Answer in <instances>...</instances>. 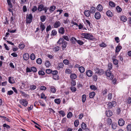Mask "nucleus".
<instances>
[{
	"label": "nucleus",
	"mask_w": 131,
	"mask_h": 131,
	"mask_svg": "<svg viewBox=\"0 0 131 131\" xmlns=\"http://www.w3.org/2000/svg\"><path fill=\"white\" fill-rule=\"evenodd\" d=\"M85 75L84 74H80L79 76L80 78L82 79H83L85 78Z\"/></svg>",
	"instance_id": "obj_61"
},
{
	"label": "nucleus",
	"mask_w": 131,
	"mask_h": 131,
	"mask_svg": "<svg viewBox=\"0 0 131 131\" xmlns=\"http://www.w3.org/2000/svg\"><path fill=\"white\" fill-rule=\"evenodd\" d=\"M82 102H83L84 103L85 102L86 99V96L84 94L83 95L82 97Z\"/></svg>",
	"instance_id": "obj_41"
},
{
	"label": "nucleus",
	"mask_w": 131,
	"mask_h": 131,
	"mask_svg": "<svg viewBox=\"0 0 131 131\" xmlns=\"http://www.w3.org/2000/svg\"><path fill=\"white\" fill-rule=\"evenodd\" d=\"M106 14L107 16L109 17H111L112 16V12L109 10H108L106 12Z\"/></svg>",
	"instance_id": "obj_26"
},
{
	"label": "nucleus",
	"mask_w": 131,
	"mask_h": 131,
	"mask_svg": "<svg viewBox=\"0 0 131 131\" xmlns=\"http://www.w3.org/2000/svg\"><path fill=\"white\" fill-rule=\"evenodd\" d=\"M35 58V54L32 53L30 56V58L32 60H34Z\"/></svg>",
	"instance_id": "obj_49"
},
{
	"label": "nucleus",
	"mask_w": 131,
	"mask_h": 131,
	"mask_svg": "<svg viewBox=\"0 0 131 131\" xmlns=\"http://www.w3.org/2000/svg\"><path fill=\"white\" fill-rule=\"evenodd\" d=\"M41 98L45 100L47 98V97L45 96L44 93H42L41 94Z\"/></svg>",
	"instance_id": "obj_55"
},
{
	"label": "nucleus",
	"mask_w": 131,
	"mask_h": 131,
	"mask_svg": "<svg viewBox=\"0 0 131 131\" xmlns=\"http://www.w3.org/2000/svg\"><path fill=\"white\" fill-rule=\"evenodd\" d=\"M76 42H77V43L79 44L80 45H82L84 43V42L80 40H77Z\"/></svg>",
	"instance_id": "obj_50"
},
{
	"label": "nucleus",
	"mask_w": 131,
	"mask_h": 131,
	"mask_svg": "<svg viewBox=\"0 0 131 131\" xmlns=\"http://www.w3.org/2000/svg\"><path fill=\"white\" fill-rule=\"evenodd\" d=\"M57 34V32L55 30H53L52 31L51 35L55 36Z\"/></svg>",
	"instance_id": "obj_51"
},
{
	"label": "nucleus",
	"mask_w": 131,
	"mask_h": 131,
	"mask_svg": "<svg viewBox=\"0 0 131 131\" xmlns=\"http://www.w3.org/2000/svg\"><path fill=\"white\" fill-rule=\"evenodd\" d=\"M67 41H64L62 44L61 45L62 49L63 50H64L67 47Z\"/></svg>",
	"instance_id": "obj_14"
},
{
	"label": "nucleus",
	"mask_w": 131,
	"mask_h": 131,
	"mask_svg": "<svg viewBox=\"0 0 131 131\" xmlns=\"http://www.w3.org/2000/svg\"><path fill=\"white\" fill-rule=\"evenodd\" d=\"M108 90L107 89H105L102 92V93L103 95H105L107 93Z\"/></svg>",
	"instance_id": "obj_64"
},
{
	"label": "nucleus",
	"mask_w": 131,
	"mask_h": 131,
	"mask_svg": "<svg viewBox=\"0 0 131 131\" xmlns=\"http://www.w3.org/2000/svg\"><path fill=\"white\" fill-rule=\"evenodd\" d=\"M50 90L51 92L53 93H55L56 91V88L54 86H51L50 87Z\"/></svg>",
	"instance_id": "obj_34"
},
{
	"label": "nucleus",
	"mask_w": 131,
	"mask_h": 131,
	"mask_svg": "<svg viewBox=\"0 0 131 131\" xmlns=\"http://www.w3.org/2000/svg\"><path fill=\"white\" fill-rule=\"evenodd\" d=\"M7 2L9 7L10 8H12V5L10 1V0H7Z\"/></svg>",
	"instance_id": "obj_57"
},
{
	"label": "nucleus",
	"mask_w": 131,
	"mask_h": 131,
	"mask_svg": "<svg viewBox=\"0 0 131 131\" xmlns=\"http://www.w3.org/2000/svg\"><path fill=\"white\" fill-rule=\"evenodd\" d=\"M121 20L124 22H125L127 21V17L125 16H122L121 17Z\"/></svg>",
	"instance_id": "obj_24"
},
{
	"label": "nucleus",
	"mask_w": 131,
	"mask_h": 131,
	"mask_svg": "<svg viewBox=\"0 0 131 131\" xmlns=\"http://www.w3.org/2000/svg\"><path fill=\"white\" fill-rule=\"evenodd\" d=\"M70 77L71 79L73 80V79H75L77 78V76L75 74L72 73L70 75Z\"/></svg>",
	"instance_id": "obj_30"
},
{
	"label": "nucleus",
	"mask_w": 131,
	"mask_h": 131,
	"mask_svg": "<svg viewBox=\"0 0 131 131\" xmlns=\"http://www.w3.org/2000/svg\"><path fill=\"white\" fill-rule=\"evenodd\" d=\"M107 121L108 125L110 126L111 125L112 123V121L111 118H108L107 120Z\"/></svg>",
	"instance_id": "obj_36"
},
{
	"label": "nucleus",
	"mask_w": 131,
	"mask_h": 131,
	"mask_svg": "<svg viewBox=\"0 0 131 131\" xmlns=\"http://www.w3.org/2000/svg\"><path fill=\"white\" fill-rule=\"evenodd\" d=\"M126 128L127 131H131V124H130L128 125L126 127Z\"/></svg>",
	"instance_id": "obj_48"
},
{
	"label": "nucleus",
	"mask_w": 131,
	"mask_h": 131,
	"mask_svg": "<svg viewBox=\"0 0 131 131\" xmlns=\"http://www.w3.org/2000/svg\"><path fill=\"white\" fill-rule=\"evenodd\" d=\"M66 40L67 41H69V39L68 38V37L67 36H62V38Z\"/></svg>",
	"instance_id": "obj_56"
},
{
	"label": "nucleus",
	"mask_w": 131,
	"mask_h": 131,
	"mask_svg": "<svg viewBox=\"0 0 131 131\" xmlns=\"http://www.w3.org/2000/svg\"><path fill=\"white\" fill-rule=\"evenodd\" d=\"M31 72L32 71L33 72H35L37 71L36 68L35 67H31Z\"/></svg>",
	"instance_id": "obj_43"
},
{
	"label": "nucleus",
	"mask_w": 131,
	"mask_h": 131,
	"mask_svg": "<svg viewBox=\"0 0 131 131\" xmlns=\"http://www.w3.org/2000/svg\"><path fill=\"white\" fill-rule=\"evenodd\" d=\"M38 74L39 75H44L45 74V73L43 71H39L38 72Z\"/></svg>",
	"instance_id": "obj_63"
},
{
	"label": "nucleus",
	"mask_w": 131,
	"mask_h": 131,
	"mask_svg": "<svg viewBox=\"0 0 131 131\" xmlns=\"http://www.w3.org/2000/svg\"><path fill=\"white\" fill-rule=\"evenodd\" d=\"M8 82L10 84H13L15 83V80L12 78L11 77H9L8 78Z\"/></svg>",
	"instance_id": "obj_23"
},
{
	"label": "nucleus",
	"mask_w": 131,
	"mask_h": 131,
	"mask_svg": "<svg viewBox=\"0 0 131 131\" xmlns=\"http://www.w3.org/2000/svg\"><path fill=\"white\" fill-rule=\"evenodd\" d=\"M64 41H66L64 40L63 38H61L57 41V43L61 45L63 44L64 42Z\"/></svg>",
	"instance_id": "obj_9"
},
{
	"label": "nucleus",
	"mask_w": 131,
	"mask_h": 131,
	"mask_svg": "<svg viewBox=\"0 0 131 131\" xmlns=\"http://www.w3.org/2000/svg\"><path fill=\"white\" fill-rule=\"evenodd\" d=\"M56 8L55 6H53L50 7L49 9V11L50 12H53Z\"/></svg>",
	"instance_id": "obj_46"
},
{
	"label": "nucleus",
	"mask_w": 131,
	"mask_h": 131,
	"mask_svg": "<svg viewBox=\"0 0 131 131\" xmlns=\"http://www.w3.org/2000/svg\"><path fill=\"white\" fill-rule=\"evenodd\" d=\"M99 46L101 47H104L106 46V45L105 43L102 42L101 44H99Z\"/></svg>",
	"instance_id": "obj_58"
},
{
	"label": "nucleus",
	"mask_w": 131,
	"mask_h": 131,
	"mask_svg": "<svg viewBox=\"0 0 131 131\" xmlns=\"http://www.w3.org/2000/svg\"><path fill=\"white\" fill-rule=\"evenodd\" d=\"M79 70L81 73H83L85 71V68L81 66L79 68Z\"/></svg>",
	"instance_id": "obj_17"
},
{
	"label": "nucleus",
	"mask_w": 131,
	"mask_h": 131,
	"mask_svg": "<svg viewBox=\"0 0 131 131\" xmlns=\"http://www.w3.org/2000/svg\"><path fill=\"white\" fill-rule=\"evenodd\" d=\"M122 48V47L121 46H118L116 48L115 50L116 52H118Z\"/></svg>",
	"instance_id": "obj_31"
},
{
	"label": "nucleus",
	"mask_w": 131,
	"mask_h": 131,
	"mask_svg": "<svg viewBox=\"0 0 131 131\" xmlns=\"http://www.w3.org/2000/svg\"><path fill=\"white\" fill-rule=\"evenodd\" d=\"M51 29V27L50 25H49L47 26L46 29L47 32H48L49 30H50Z\"/></svg>",
	"instance_id": "obj_59"
},
{
	"label": "nucleus",
	"mask_w": 131,
	"mask_h": 131,
	"mask_svg": "<svg viewBox=\"0 0 131 131\" xmlns=\"http://www.w3.org/2000/svg\"><path fill=\"white\" fill-rule=\"evenodd\" d=\"M60 49V47L57 46H54L53 48V50L55 52L58 51Z\"/></svg>",
	"instance_id": "obj_16"
},
{
	"label": "nucleus",
	"mask_w": 131,
	"mask_h": 131,
	"mask_svg": "<svg viewBox=\"0 0 131 131\" xmlns=\"http://www.w3.org/2000/svg\"><path fill=\"white\" fill-rule=\"evenodd\" d=\"M19 102L21 104L25 107L28 104L27 101L25 99L20 100L19 101Z\"/></svg>",
	"instance_id": "obj_6"
},
{
	"label": "nucleus",
	"mask_w": 131,
	"mask_h": 131,
	"mask_svg": "<svg viewBox=\"0 0 131 131\" xmlns=\"http://www.w3.org/2000/svg\"><path fill=\"white\" fill-rule=\"evenodd\" d=\"M95 8L94 7H93L91 8L90 11L91 12V13H94L95 12Z\"/></svg>",
	"instance_id": "obj_39"
},
{
	"label": "nucleus",
	"mask_w": 131,
	"mask_h": 131,
	"mask_svg": "<svg viewBox=\"0 0 131 131\" xmlns=\"http://www.w3.org/2000/svg\"><path fill=\"white\" fill-rule=\"evenodd\" d=\"M44 7V5L42 4L40 5L38 8V10L39 11L41 12L43 10Z\"/></svg>",
	"instance_id": "obj_21"
},
{
	"label": "nucleus",
	"mask_w": 131,
	"mask_h": 131,
	"mask_svg": "<svg viewBox=\"0 0 131 131\" xmlns=\"http://www.w3.org/2000/svg\"><path fill=\"white\" fill-rule=\"evenodd\" d=\"M95 18L97 19H100L101 17V15L99 12H96L94 15Z\"/></svg>",
	"instance_id": "obj_12"
},
{
	"label": "nucleus",
	"mask_w": 131,
	"mask_h": 131,
	"mask_svg": "<svg viewBox=\"0 0 131 131\" xmlns=\"http://www.w3.org/2000/svg\"><path fill=\"white\" fill-rule=\"evenodd\" d=\"M73 116V114L71 112H69L67 116L68 118H70L72 117Z\"/></svg>",
	"instance_id": "obj_44"
},
{
	"label": "nucleus",
	"mask_w": 131,
	"mask_h": 131,
	"mask_svg": "<svg viewBox=\"0 0 131 131\" xmlns=\"http://www.w3.org/2000/svg\"><path fill=\"white\" fill-rule=\"evenodd\" d=\"M112 113L111 111H108L106 112V115L108 117H110L112 115Z\"/></svg>",
	"instance_id": "obj_20"
},
{
	"label": "nucleus",
	"mask_w": 131,
	"mask_h": 131,
	"mask_svg": "<svg viewBox=\"0 0 131 131\" xmlns=\"http://www.w3.org/2000/svg\"><path fill=\"white\" fill-rule=\"evenodd\" d=\"M109 5L110 6L112 7H114L115 6V3L112 1L109 2Z\"/></svg>",
	"instance_id": "obj_35"
},
{
	"label": "nucleus",
	"mask_w": 131,
	"mask_h": 131,
	"mask_svg": "<svg viewBox=\"0 0 131 131\" xmlns=\"http://www.w3.org/2000/svg\"><path fill=\"white\" fill-rule=\"evenodd\" d=\"M117 126V124L116 123H113L112 124V127L113 129H115L116 128Z\"/></svg>",
	"instance_id": "obj_29"
},
{
	"label": "nucleus",
	"mask_w": 131,
	"mask_h": 131,
	"mask_svg": "<svg viewBox=\"0 0 131 131\" xmlns=\"http://www.w3.org/2000/svg\"><path fill=\"white\" fill-rule=\"evenodd\" d=\"M90 88L91 90H96L97 89V88L94 85H92L90 86Z\"/></svg>",
	"instance_id": "obj_40"
},
{
	"label": "nucleus",
	"mask_w": 131,
	"mask_h": 131,
	"mask_svg": "<svg viewBox=\"0 0 131 131\" xmlns=\"http://www.w3.org/2000/svg\"><path fill=\"white\" fill-rule=\"evenodd\" d=\"M79 122L78 120H76L74 122V124L76 127H77L79 125Z\"/></svg>",
	"instance_id": "obj_45"
},
{
	"label": "nucleus",
	"mask_w": 131,
	"mask_h": 131,
	"mask_svg": "<svg viewBox=\"0 0 131 131\" xmlns=\"http://www.w3.org/2000/svg\"><path fill=\"white\" fill-rule=\"evenodd\" d=\"M116 9L118 12H121L122 9L119 6H118L116 7Z\"/></svg>",
	"instance_id": "obj_60"
},
{
	"label": "nucleus",
	"mask_w": 131,
	"mask_h": 131,
	"mask_svg": "<svg viewBox=\"0 0 131 131\" xmlns=\"http://www.w3.org/2000/svg\"><path fill=\"white\" fill-rule=\"evenodd\" d=\"M23 58L24 60H28L29 58V54L28 53H24L23 56Z\"/></svg>",
	"instance_id": "obj_11"
},
{
	"label": "nucleus",
	"mask_w": 131,
	"mask_h": 131,
	"mask_svg": "<svg viewBox=\"0 0 131 131\" xmlns=\"http://www.w3.org/2000/svg\"><path fill=\"white\" fill-rule=\"evenodd\" d=\"M45 65L47 67L49 68L51 64L49 61L46 60L45 63Z\"/></svg>",
	"instance_id": "obj_19"
},
{
	"label": "nucleus",
	"mask_w": 131,
	"mask_h": 131,
	"mask_svg": "<svg viewBox=\"0 0 131 131\" xmlns=\"http://www.w3.org/2000/svg\"><path fill=\"white\" fill-rule=\"evenodd\" d=\"M124 121L122 118L120 119L118 121V125L120 126H123L124 124Z\"/></svg>",
	"instance_id": "obj_10"
},
{
	"label": "nucleus",
	"mask_w": 131,
	"mask_h": 131,
	"mask_svg": "<svg viewBox=\"0 0 131 131\" xmlns=\"http://www.w3.org/2000/svg\"><path fill=\"white\" fill-rule=\"evenodd\" d=\"M32 16L31 14L27 15L26 17V23L27 24H30L32 21Z\"/></svg>",
	"instance_id": "obj_2"
},
{
	"label": "nucleus",
	"mask_w": 131,
	"mask_h": 131,
	"mask_svg": "<svg viewBox=\"0 0 131 131\" xmlns=\"http://www.w3.org/2000/svg\"><path fill=\"white\" fill-rule=\"evenodd\" d=\"M86 74L89 77H90L92 75V72L90 70L87 71L86 72Z\"/></svg>",
	"instance_id": "obj_15"
},
{
	"label": "nucleus",
	"mask_w": 131,
	"mask_h": 131,
	"mask_svg": "<svg viewBox=\"0 0 131 131\" xmlns=\"http://www.w3.org/2000/svg\"><path fill=\"white\" fill-rule=\"evenodd\" d=\"M63 62L65 65H68L69 64V61L67 59L64 60L63 61Z\"/></svg>",
	"instance_id": "obj_53"
},
{
	"label": "nucleus",
	"mask_w": 131,
	"mask_h": 131,
	"mask_svg": "<svg viewBox=\"0 0 131 131\" xmlns=\"http://www.w3.org/2000/svg\"><path fill=\"white\" fill-rule=\"evenodd\" d=\"M82 37L86 39L93 40L94 39L93 36L92 34L90 33H83L81 34Z\"/></svg>",
	"instance_id": "obj_1"
},
{
	"label": "nucleus",
	"mask_w": 131,
	"mask_h": 131,
	"mask_svg": "<svg viewBox=\"0 0 131 131\" xmlns=\"http://www.w3.org/2000/svg\"><path fill=\"white\" fill-rule=\"evenodd\" d=\"M95 93L93 92L90 93L89 94V97L91 98H93L95 96Z\"/></svg>",
	"instance_id": "obj_33"
},
{
	"label": "nucleus",
	"mask_w": 131,
	"mask_h": 131,
	"mask_svg": "<svg viewBox=\"0 0 131 131\" xmlns=\"http://www.w3.org/2000/svg\"><path fill=\"white\" fill-rule=\"evenodd\" d=\"M53 78L55 80H58L59 79V77L57 75H53Z\"/></svg>",
	"instance_id": "obj_62"
},
{
	"label": "nucleus",
	"mask_w": 131,
	"mask_h": 131,
	"mask_svg": "<svg viewBox=\"0 0 131 131\" xmlns=\"http://www.w3.org/2000/svg\"><path fill=\"white\" fill-rule=\"evenodd\" d=\"M30 89L31 90H33L36 88V86L35 85H30L29 86Z\"/></svg>",
	"instance_id": "obj_28"
},
{
	"label": "nucleus",
	"mask_w": 131,
	"mask_h": 131,
	"mask_svg": "<svg viewBox=\"0 0 131 131\" xmlns=\"http://www.w3.org/2000/svg\"><path fill=\"white\" fill-rule=\"evenodd\" d=\"M84 14L86 16L88 17L90 15L91 12L89 10H85L84 11Z\"/></svg>",
	"instance_id": "obj_13"
},
{
	"label": "nucleus",
	"mask_w": 131,
	"mask_h": 131,
	"mask_svg": "<svg viewBox=\"0 0 131 131\" xmlns=\"http://www.w3.org/2000/svg\"><path fill=\"white\" fill-rule=\"evenodd\" d=\"M82 128L84 130L87 127L86 124L84 122H83L81 125Z\"/></svg>",
	"instance_id": "obj_25"
},
{
	"label": "nucleus",
	"mask_w": 131,
	"mask_h": 131,
	"mask_svg": "<svg viewBox=\"0 0 131 131\" xmlns=\"http://www.w3.org/2000/svg\"><path fill=\"white\" fill-rule=\"evenodd\" d=\"M61 24V23L59 21H56L53 24V26L55 28H57L60 27Z\"/></svg>",
	"instance_id": "obj_7"
},
{
	"label": "nucleus",
	"mask_w": 131,
	"mask_h": 131,
	"mask_svg": "<svg viewBox=\"0 0 131 131\" xmlns=\"http://www.w3.org/2000/svg\"><path fill=\"white\" fill-rule=\"evenodd\" d=\"M25 47V45L23 43L21 44H19V48L22 49H23Z\"/></svg>",
	"instance_id": "obj_54"
},
{
	"label": "nucleus",
	"mask_w": 131,
	"mask_h": 131,
	"mask_svg": "<svg viewBox=\"0 0 131 131\" xmlns=\"http://www.w3.org/2000/svg\"><path fill=\"white\" fill-rule=\"evenodd\" d=\"M112 59L113 61V63L115 65H117L118 64V61L117 60L113 58H112Z\"/></svg>",
	"instance_id": "obj_38"
},
{
	"label": "nucleus",
	"mask_w": 131,
	"mask_h": 131,
	"mask_svg": "<svg viewBox=\"0 0 131 131\" xmlns=\"http://www.w3.org/2000/svg\"><path fill=\"white\" fill-rule=\"evenodd\" d=\"M65 29L63 27H60L59 29L58 32L59 33L61 34H63L65 32Z\"/></svg>",
	"instance_id": "obj_8"
},
{
	"label": "nucleus",
	"mask_w": 131,
	"mask_h": 131,
	"mask_svg": "<svg viewBox=\"0 0 131 131\" xmlns=\"http://www.w3.org/2000/svg\"><path fill=\"white\" fill-rule=\"evenodd\" d=\"M117 104L116 102L115 101H112V102H109L107 105L108 106V107L109 108H111L115 106Z\"/></svg>",
	"instance_id": "obj_5"
},
{
	"label": "nucleus",
	"mask_w": 131,
	"mask_h": 131,
	"mask_svg": "<svg viewBox=\"0 0 131 131\" xmlns=\"http://www.w3.org/2000/svg\"><path fill=\"white\" fill-rule=\"evenodd\" d=\"M37 63L39 64H41L42 63L41 59L40 58H38L36 60Z\"/></svg>",
	"instance_id": "obj_47"
},
{
	"label": "nucleus",
	"mask_w": 131,
	"mask_h": 131,
	"mask_svg": "<svg viewBox=\"0 0 131 131\" xmlns=\"http://www.w3.org/2000/svg\"><path fill=\"white\" fill-rule=\"evenodd\" d=\"M64 64L62 63H61L58 64L57 68L59 70L61 68H62L64 66Z\"/></svg>",
	"instance_id": "obj_18"
},
{
	"label": "nucleus",
	"mask_w": 131,
	"mask_h": 131,
	"mask_svg": "<svg viewBox=\"0 0 131 131\" xmlns=\"http://www.w3.org/2000/svg\"><path fill=\"white\" fill-rule=\"evenodd\" d=\"M71 42L73 44L75 43V41H77V39L76 38L74 37H72L70 39Z\"/></svg>",
	"instance_id": "obj_22"
},
{
	"label": "nucleus",
	"mask_w": 131,
	"mask_h": 131,
	"mask_svg": "<svg viewBox=\"0 0 131 131\" xmlns=\"http://www.w3.org/2000/svg\"><path fill=\"white\" fill-rule=\"evenodd\" d=\"M54 102L57 104H60L61 101V100L59 99H56L54 100Z\"/></svg>",
	"instance_id": "obj_42"
},
{
	"label": "nucleus",
	"mask_w": 131,
	"mask_h": 131,
	"mask_svg": "<svg viewBox=\"0 0 131 131\" xmlns=\"http://www.w3.org/2000/svg\"><path fill=\"white\" fill-rule=\"evenodd\" d=\"M40 19L41 21L43 22L46 19V16L45 15H42L41 16Z\"/></svg>",
	"instance_id": "obj_32"
},
{
	"label": "nucleus",
	"mask_w": 131,
	"mask_h": 131,
	"mask_svg": "<svg viewBox=\"0 0 131 131\" xmlns=\"http://www.w3.org/2000/svg\"><path fill=\"white\" fill-rule=\"evenodd\" d=\"M58 113H59V114H61L62 117H63L65 115V113L63 111H59Z\"/></svg>",
	"instance_id": "obj_52"
},
{
	"label": "nucleus",
	"mask_w": 131,
	"mask_h": 131,
	"mask_svg": "<svg viewBox=\"0 0 131 131\" xmlns=\"http://www.w3.org/2000/svg\"><path fill=\"white\" fill-rule=\"evenodd\" d=\"M40 28L41 29V31H42L45 28V24L41 23V24L40 25Z\"/></svg>",
	"instance_id": "obj_37"
},
{
	"label": "nucleus",
	"mask_w": 131,
	"mask_h": 131,
	"mask_svg": "<svg viewBox=\"0 0 131 131\" xmlns=\"http://www.w3.org/2000/svg\"><path fill=\"white\" fill-rule=\"evenodd\" d=\"M96 9L99 11H101L102 10V6L101 5L99 4L98 5L96 8Z\"/></svg>",
	"instance_id": "obj_27"
},
{
	"label": "nucleus",
	"mask_w": 131,
	"mask_h": 131,
	"mask_svg": "<svg viewBox=\"0 0 131 131\" xmlns=\"http://www.w3.org/2000/svg\"><path fill=\"white\" fill-rule=\"evenodd\" d=\"M94 70L95 71V73L99 75H102L104 73V71L103 69H99L97 68H95Z\"/></svg>",
	"instance_id": "obj_4"
},
{
	"label": "nucleus",
	"mask_w": 131,
	"mask_h": 131,
	"mask_svg": "<svg viewBox=\"0 0 131 131\" xmlns=\"http://www.w3.org/2000/svg\"><path fill=\"white\" fill-rule=\"evenodd\" d=\"M106 76L108 77L109 79L112 80L114 77L113 74L111 73V72L109 70H107L106 72Z\"/></svg>",
	"instance_id": "obj_3"
}]
</instances>
